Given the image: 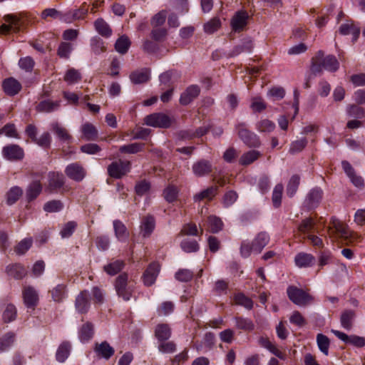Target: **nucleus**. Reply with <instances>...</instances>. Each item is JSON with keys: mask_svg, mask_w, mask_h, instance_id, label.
Instances as JSON below:
<instances>
[{"mask_svg": "<svg viewBox=\"0 0 365 365\" xmlns=\"http://www.w3.org/2000/svg\"><path fill=\"white\" fill-rule=\"evenodd\" d=\"M339 68V63L333 55L324 56L322 51H319L312 58L311 71L314 75L322 74L323 70L336 72Z\"/></svg>", "mask_w": 365, "mask_h": 365, "instance_id": "obj_1", "label": "nucleus"}, {"mask_svg": "<svg viewBox=\"0 0 365 365\" xmlns=\"http://www.w3.org/2000/svg\"><path fill=\"white\" fill-rule=\"evenodd\" d=\"M327 232L330 237L340 238L346 243L358 242L361 239V236L351 232L346 225L336 219H332Z\"/></svg>", "mask_w": 365, "mask_h": 365, "instance_id": "obj_2", "label": "nucleus"}, {"mask_svg": "<svg viewBox=\"0 0 365 365\" xmlns=\"http://www.w3.org/2000/svg\"><path fill=\"white\" fill-rule=\"evenodd\" d=\"M114 287L117 295L124 301H129L133 297L135 283L131 280H128V274L122 273L118 275L115 279Z\"/></svg>", "mask_w": 365, "mask_h": 365, "instance_id": "obj_3", "label": "nucleus"}, {"mask_svg": "<svg viewBox=\"0 0 365 365\" xmlns=\"http://www.w3.org/2000/svg\"><path fill=\"white\" fill-rule=\"evenodd\" d=\"M235 129L239 138L250 148H259L261 145L259 137L247 128V125L243 122L235 124Z\"/></svg>", "mask_w": 365, "mask_h": 365, "instance_id": "obj_4", "label": "nucleus"}, {"mask_svg": "<svg viewBox=\"0 0 365 365\" xmlns=\"http://www.w3.org/2000/svg\"><path fill=\"white\" fill-rule=\"evenodd\" d=\"M289 299L295 304L304 307L311 304L313 297L302 289L294 286H290L287 290Z\"/></svg>", "mask_w": 365, "mask_h": 365, "instance_id": "obj_5", "label": "nucleus"}, {"mask_svg": "<svg viewBox=\"0 0 365 365\" xmlns=\"http://www.w3.org/2000/svg\"><path fill=\"white\" fill-rule=\"evenodd\" d=\"M144 123L154 128H168L171 125L172 119L163 113H154L144 118Z\"/></svg>", "mask_w": 365, "mask_h": 365, "instance_id": "obj_6", "label": "nucleus"}, {"mask_svg": "<svg viewBox=\"0 0 365 365\" xmlns=\"http://www.w3.org/2000/svg\"><path fill=\"white\" fill-rule=\"evenodd\" d=\"M250 19L247 11L245 10L236 11L230 20L232 30L236 33L242 32L247 27Z\"/></svg>", "mask_w": 365, "mask_h": 365, "instance_id": "obj_7", "label": "nucleus"}, {"mask_svg": "<svg viewBox=\"0 0 365 365\" xmlns=\"http://www.w3.org/2000/svg\"><path fill=\"white\" fill-rule=\"evenodd\" d=\"M130 170V162L128 160H119L113 162L108 167L109 175L114 178H120Z\"/></svg>", "mask_w": 365, "mask_h": 365, "instance_id": "obj_8", "label": "nucleus"}, {"mask_svg": "<svg viewBox=\"0 0 365 365\" xmlns=\"http://www.w3.org/2000/svg\"><path fill=\"white\" fill-rule=\"evenodd\" d=\"M22 297L24 303L28 309H34L38 304V293L32 286L24 285L23 287Z\"/></svg>", "mask_w": 365, "mask_h": 365, "instance_id": "obj_9", "label": "nucleus"}, {"mask_svg": "<svg viewBox=\"0 0 365 365\" xmlns=\"http://www.w3.org/2000/svg\"><path fill=\"white\" fill-rule=\"evenodd\" d=\"M4 20L9 24H3L0 26V32L3 34H7L11 31L17 33L20 31L21 20L14 14H6L4 16Z\"/></svg>", "mask_w": 365, "mask_h": 365, "instance_id": "obj_10", "label": "nucleus"}, {"mask_svg": "<svg viewBox=\"0 0 365 365\" xmlns=\"http://www.w3.org/2000/svg\"><path fill=\"white\" fill-rule=\"evenodd\" d=\"M65 173L70 179L81 182L85 178L86 172L81 164L73 163L66 166Z\"/></svg>", "mask_w": 365, "mask_h": 365, "instance_id": "obj_11", "label": "nucleus"}, {"mask_svg": "<svg viewBox=\"0 0 365 365\" xmlns=\"http://www.w3.org/2000/svg\"><path fill=\"white\" fill-rule=\"evenodd\" d=\"M331 332L345 344H352L357 347H363L365 346V338L364 337L356 335L349 336L344 332L334 329H331Z\"/></svg>", "mask_w": 365, "mask_h": 365, "instance_id": "obj_12", "label": "nucleus"}, {"mask_svg": "<svg viewBox=\"0 0 365 365\" xmlns=\"http://www.w3.org/2000/svg\"><path fill=\"white\" fill-rule=\"evenodd\" d=\"M200 93V88L197 85H191L180 95V103L182 106L190 104Z\"/></svg>", "mask_w": 365, "mask_h": 365, "instance_id": "obj_13", "label": "nucleus"}, {"mask_svg": "<svg viewBox=\"0 0 365 365\" xmlns=\"http://www.w3.org/2000/svg\"><path fill=\"white\" fill-rule=\"evenodd\" d=\"M75 307L78 312L86 313L90 307V294L88 291H82L76 297Z\"/></svg>", "mask_w": 365, "mask_h": 365, "instance_id": "obj_14", "label": "nucleus"}, {"mask_svg": "<svg viewBox=\"0 0 365 365\" xmlns=\"http://www.w3.org/2000/svg\"><path fill=\"white\" fill-rule=\"evenodd\" d=\"M2 88L6 95L14 96L21 90V84L14 78L10 77L3 81Z\"/></svg>", "mask_w": 365, "mask_h": 365, "instance_id": "obj_15", "label": "nucleus"}, {"mask_svg": "<svg viewBox=\"0 0 365 365\" xmlns=\"http://www.w3.org/2000/svg\"><path fill=\"white\" fill-rule=\"evenodd\" d=\"M192 172L197 177H202L212 172V166L210 161L201 159L192 165Z\"/></svg>", "mask_w": 365, "mask_h": 365, "instance_id": "obj_16", "label": "nucleus"}, {"mask_svg": "<svg viewBox=\"0 0 365 365\" xmlns=\"http://www.w3.org/2000/svg\"><path fill=\"white\" fill-rule=\"evenodd\" d=\"M159 264L156 262L151 263L143 274V282L146 286H150L155 282L159 273Z\"/></svg>", "mask_w": 365, "mask_h": 365, "instance_id": "obj_17", "label": "nucleus"}, {"mask_svg": "<svg viewBox=\"0 0 365 365\" xmlns=\"http://www.w3.org/2000/svg\"><path fill=\"white\" fill-rule=\"evenodd\" d=\"M2 153L6 158L12 160H21L24 157L23 150L17 145L5 146Z\"/></svg>", "mask_w": 365, "mask_h": 365, "instance_id": "obj_18", "label": "nucleus"}, {"mask_svg": "<svg viewBox=\"0 0 365 365\" xmlns=\"http://www.w3.org/2000/svg\"><path fill=\"white\" fill-rule=\"evenodd\" d=\"M94 351L98 357L105 359H109L115 352L114 349L107 341L96 343Z\"/></svg>", "mask_w": 365, "mask_h": 365, "instance_id": "obj_19", "label": "nucleus"}, {"mask_svg": "<svg viewBox=\"0 0 365 365\" xmlns=\"http://www.w3.org/2000/svg\"><path fill=\"white\" fill-rule=\"evenodd\" d=\"M339 32L341 35H352V41L354 42L358 38L359 34H360V29L359 28L356 26L353 22L351 21H346L344 24H342L339 29Z\"/></svg>", "mask_w": 365, "mask_h": 365, "instance_id": "obj_20", "label": "nucleus"}, {"mask_svg": "<svg viewBox=\"0 0 365 365\" xmlns=\"http://www.w3.org/2000/svg\"><path fill=\"white\" fill-rule=\"evenodd\" d=\"M6 271L9 276L16 279H21L27 274L25 267L18 263L8 265L6 268Z\"/></svg>", "mask_w": 365, "mask_h": 365, "instance_id": "obj_21", "label": "nucleus"}, {"mask_svg": "<svg viewBox=\"0 0 365 365\" xmlns=\"http://www.w3.org/2000/svg\"><path fill=\"white\" fill-rule=\"evenodd\" d=\"M322 195L323 192L319 187H315L311 190L306 199L309 208L312 209L316 207L321 202Z\"/></svg>", "mask_w": 365, "mask_h": 365, "instance_id": "obj_22", "label": "nucleus"}, {"mask_svg": "<svg viewBox=\"0 0 365 365\" xmlns=\"http://www.w3.org/2000/svg\"><path fill=\"white\" fill-rule=\"evenodd\" d=\"M51 130L61 141L68 143L71 140L72 137L68 133V130L58 123H52L51 124Z\"/></svg>", "mask_w": 365, "mask_h": 365, "instance_id": "obj_23", "label": "nucleus"}, {"mask_svg": "<svg viewBox=\"0 0 365 365\" xmlns=\"http://www.w3.org/2000/svg\"><path fill=\"white\" fill-rule=\"evenodd\" d=\"M48 189L52 192L61 188L64 184V176L58 173H50L48 175Z\"/></svg>", "mask_w": 365, "mask_h": 365, "instance_id": "obj_24", "label": "nucleus"}, {"mask_svg": "<svg viewBox=\"0 0 365 365\" xmlns=\"http://www.w3.org/2000/svg\"><path fill=\"white\" fill-rule=\"evenodd\" d=\"M269 237L265 232H259L253 240V252L259 254L268 244Z\"/></svg>", "mask_w": 365, "mask_h": 365, "instance_id": "obj_25", "label": "nucleus"}, {"mask_svg": "<svg viewBox=\"0 0 365 365\" xmlns=\"http://www.w3.org/2000/svg\"><path fill=\"white\" fill-rule=\"evenodd\" d=\"M113 229L116 238L120 242H125L129 237V232L125 225L120 220L113 221Z\"/></svg>", "mask_w": 365, "mask_h": 365, "instance_id": "obj_26", "label": "nucleus"}, {"mask_svg": "<svg viewBox=\"0 0 365 365\" xmlns=\"http://www.w3.org/2000/svg\"><path fill=\"white\" fill-rule=\"evenodd\" d=\"M294 262L299 267H307L314 264L315 258L311 254L300 252L295 256Z\"/></svg>", "mask_w": 365, "mask_h": 365, "instance_id": "obj_27", "label": "nucleus"}, {"mask_svg": "<svg viewBox=\"0 0 365 365\" xmlns=\"http://www.w3.org/2000/svg\"><path fill=\"white\" fill-rule=\"evenodd\" d=\"M253 48V43L250 38H244L241 43L235 46L231 51L230 56H236L244 52H250Z\"/></svg>", "mask_w": 365, "mask_h": 365, "instance_id": "obj_28", "label": "nucleus"}, {"mask_svg": "<svg viewBox=\"0 0 365 365\" xmlns=\"http://www.w3.org/2000/svg\"><path fill=\"white\" fill-rule=\"evenodd\" d=\"M155 228V219L152 216H146L142 219L140 231L143 237H149Z\"/></svg>", "mask_w": 365, "mask_h": 365, "instance_id": "obj_29", "label": "nucleus"}, {"mask_svg": "<svg viewBox=\"0 0 365 365\" xmlns=\"http://www.w3.org/2000/svg\"><path fill=\"white\" fill-rule=\"evenodd\" d=\"M275 123L267 119L262 118L256 123L255 128L260 133L269 134L274 130Z\"/></svg>", "mask_w": 365, "mask_h": 365, "instance_id": "obj_30", "label": "nucleus"}, {"mask_svg": "<svg viewBox=\"0 0 365 365\" xmlns=\"http://www.w3.org/2000/svg\"><path fill=\"white\" fill-rule=\"evenodd\" d=\"M60 108V101H52L44 100L41 101L36 107L38 112L51 113L57 110Z\"/></svg>", "mask_w": 365, "mask_h": 365, "instance_id": "obj_31", "label": "nucleus"}, {"mask_svg": "<svg viewBox=\"0 0 365 365\" xmlns=\"http://www.w3.org/2000/svg\"><path fill=\"white\" fill-rule=\"evenodd\" d=\"M93 326L90 322L84 324L78 331V337L81 342L86 343L90 341L93 336Z\"/></svg>", "mask_w": 365, "mask_h": 365, "instance_id": "obj_32", "label": "nucleus"}, {"mask_svg": "<svg viewBox=\"0 0 365 365\" xmlns=\"http://www.w3.org/2000/svg\"><path fill=\"white\" fill-rule=\"evenodd\" d=\"M96 31L103 37L109 38L112 35V29L107 22L99 18L94 22Z\"/></svg>", "mask_w": 365, "mask_h": 365, "instance_id": "obj_33", "label": "nucleus"}, {"mask_svg": "<svg viewBox=\"0 0 365 365\" xmlns=\"http://www.w3.org/2000/svg\"><path fill=\"white\" fill-rule=\"evenodd\" d=\"M215 336L212 332H207L205 334L203 341L202 343L195 342L193 346L197 349V351L203 350L204 347L207 349H210L215 344Z\"/></svg>", "mask_w": 365, "mask_h": 365, "instance_id": "obj_34", "label": "nucleus"}, {"mask_svg": "<svg viewBox=\"0 0 365 365\" xmlns=\"http://www.w3.org/2000/svg\"><path fill=\"white\" fill-rule=\"evenodd\" d=\"M155 336L160 341L168 340L171 336V330L166 324H158L155 329Z\"/></svg>", "mask_w": 365, "mask_h": 365, "instance_id": "obj_35", "label": "nucleus"}, {"mask_svg": "<svg viewBox=\"0 0 365 365\" xmlns=\"http://www.w3.org/2000/svg\"><path fill=\"white\" fill-rule=\"evenodd\" d=\"M261 346L268 349L274 355L280 359H285V354L279 350L267 338L261 337L259 340Z\"/></svg>", "mask_w": 365, "mask_h": 365, "instance_id": "obj_36", "label": "nucleus"}, {"mask_svg": "<svg viewBox=\"0 0 365 365\" xmlns=\"http://www.w3.org/2000/svg\"><path fill=\"white\" fill-rule=\"evenodd\" d=\"M124 262L120 259H116L109 262L103 267V270L109 275H115L120 272L124 267Z\"/></svg>", "mask_w": 365, "mask_h": 365, "instance_id": "obj_37", "label": "nucleus"}, {"mask_svg": "<svg viewBox=\"0 0 365 365\" xmlns=\"http://www.w3.org/2000/svg\"><path fill=\"white\" fill-rule=\"evenodd\" d=\"M149 72L147 69L138 70L130 75V81L135 84L145 83L149 80Z\"/></svg>", "mask_w": 365, "mask_h": 365, "instance_id": "obj_38", "label": "nucleus"}, {"mask_svg": "<svg viewBox=\"0 0 365 365\" xmlns=\"http://www.w3.org/2000/svg\"><path fill=\"white\" fill-rule=\"evenodd\" d=\"M42 190V185L38 180L33 181L26 189V197L31 201L37 197Z\"/></svg>", "mask_w": 365, "mask_h": 365, "instance_id": "obj_39", "label": "nucleus"}, {"mask_svg": "<svg viewBox=\"0 0 365 365\" xmlns=\"http://www.w3.org/2000/svg\"><path fill=\"white\" fill-rule=\"evenodd\" d=\"M354 318L355 312L353 310L348 309L342 312L340 319L342 327L346 330H350L352 328Z\"/></svg>", "mask_w": 365, "mask_h": 365, "instance_id": "obj_40", "label": "nucleus"}, {"mask_svg": "<svg viewBox=\"0 0 365 365\" xmlns=\"http://www.w3.org/2000/svg\"><path fill=\"white\" fill-rule=\"evenodd\" d=\"M235 325L236 328L244 331H250L255 328V324L251 319L242 317H236L234 318Z\"/></svg>", "mask_w": 365, "mask_h": 365, "instance_id": "obj_41", "label": "nucleus"}, {"mask_svg": "<svg viewBox=\"0 0 365 365\" xmlns=\"http://www.w3.org/2000/svg\"><path fill=\"white\" fill-rule=\"evenodd\" d=\"M71 351V344L69 342H63L58 348L56 357L58 362L63 363L68 357Z\"/></svg>", "mask_w": 365, "mask_h": 365, "instance_id": "obj_42", "label": "nucleus"}, {"mask_svg": "<svg viewBox=\"0 0 365 365\" xmlns=\"http://www.w3.org/2000/svg\"><path fill=\"white\" fill-rule=\"evenodd\" d=\"M81 130L83 136L86 140H94L97 138L98 131L91 123H86L83 124Z\"/></svg>", "mask_w": 365, "mask_h": 365, "instance_id": "obj_43", "label": "nucleus"}, {"mask_svg": "<svg viewBox=\"0 0 365 365\" xmlns=\"http://www.w3.org/2000/svg\"><path fill=\"white\" fill-rule=\"evenodd\" d=\"M216 194L217 187L212 186L195 195L194 200L195 202H200L202 200H211Z\"/></svg>", "mask_w": 365, "mask_h": 365, "instance_id": "obj_44", "label": "nucleus"}, {"mask_svg": "<svg viewBox=\"0 0 365 365\" xmlns=\"http://www.w3.org/2000/svg\"><path fill=\"white\" fill-rule=\"evenodd\" d=\"M298 230L301 233L306 234L307 235L309 234H312V232H319L315 229V222L311 217L304 219L299 225Z\"/></svg>", "mask_w": 365, "mask_h": 365, "instance_id": "obj_45", "label": "nucleus"}, {"mask_svg": "<svg viewBox=\"0 0 365 365\" xmlns=\"http://www.w3.org/2000/svg\"><path fill=\"white\" fill-rule=\"evenodd\" d=\"M15 341V334L8 332L0 338V352L7 351Z\"/></svg>", "mask_w": 365, "mask_h": 365, "instance_id": "obj_46", "label": "nucleus"}, {"mask_svg": "<svg viewBox=\"0 0 365 365\" xmlns=\"http://www.w3.org/2000/svg\"><path fill=\"white\" fill-rule=\"evenodd\" d=\"M130 46V41L128 37L123 35L117 39L115 43V48L118 53L125 54L127 53Z\"/></svg>", "mask_w": 365, "mask_h": 365, "instance_id": "obj_47", "label": "nucleus"}, {"mask_svg": "<svg viewBox=\"0 0 365 365\" xmlns=\"http://www.w3.org/2000/svg\"><path fill=\"white\" fill-rule=\"evenodd\" d=\"M259 156L260 153L259 151L255 150H250L241 156L240 163L242 165H248L257 160Z\"/></svg>", "mask_w": 365, "mask_h": 365, "instance_id": "obj_48", "label": "nucleus"}, {"mask_svg": "<svg viewBox=\"0 0 365 365\" xmlns=\"http://www.w3.org/2000/svg\"><path fill=\"white\" fill-rule=\"evenodd\" d=\"M23 190L18 186L12 187L6 193V203L9 205L14 204L22 195Z\"/></svg>", "mask_w": 365, "mask_h": 365, "instance_id": "obj_49", "label": "nucleus"}, {"mask_svg": "<svg viewBox=\"0 0 365 365\" xmlns=\"http://www.w3.org/2000/svg\"><path fill=\"white\" fill-rule=\"evenodd\" d=\"M91 47L92 52L96 55H99L106 50L104 41L98 36H94L91 38Z\"/></svg>", "mask_w": 365, "mask_h": 365, "instance_id": "obj_50", "label": "nucleus"}, {"mask_svg": "<svg viewBox=\"0 0 365 365\" xmlns=\"http://www.w3.org/2000/svg\"><path fill=\"white\" fill-rule=\"evenodd\" d=\"M17 310L16 307L12 304H8L3 312L2 319L4 322L9 323L16 319Z\"/></svg>", "mask_w": 365, "mask_h": 365, "instance_id": "obj_51", "label": "nucleus"}, {"mask_svg": "<svg viewBox=\"0 0 365 365\" xmlns=\"http://www.w3.org/2000/svg\"><path fill=\"white\" fill-rule=\"evenodd\" d=\"M317 344L319 350L326 356L329 354V348L330 346L329 339L323 334L317 335Z\"/></svg>", "mask_w": 365, "mask_h": 365, "instance_id": "obj_52", "label": "nucleus"}, {"mask_svg": "<svg viewBox=\"0 0 365 365\" xmlns=\"http://www.w3.org/2000/svg\"><path fill=\"white\" fill-rule=\"evenodd\" d=\"M51 297L54 302H61L66 297V286L64 284H58L50 291Z\"/></svg>", "mask_w": 365, "mask_h": 365, "instance_id": "obj_53", "label": "nucleus"}, {"mask_svg": "<svg viewBox=\"0 0 365 365\" xmlns=\"http://www.w3.org/2000/svg\"><path fill=\"white\" fill-rule=\"evenodd\" d=\"M300 182V177L298 175H294L291 177L287 187V194L289 197H293L299 185Z\"/></svg>", "mask_w": 365, "mask_h": 365, "instance_id": "obj_54", "label": "nucleus"}, {"mask_svg": "<svg viewBox=\"0 0 365 365\" xmlns=\"http://www.w3.org/2000/svg\"><path fill=\"white\" fill-rule=\"evenodd\" d=\"M182 250L187 253L195 252L199 250V245L195 240L186 238L180 243Z\"/></svg>", "mask_w": 365, "mask_h": 365, "instance_id": "obj_55", "label": "nucleus"}, {"mask_svg": "<svg viewBox=\"0 0 365 365\" xmlns=\"http://www.w3.org/2000/svg\"><path fill=\"white\" fill-rule=\"evenodd\" d=\"M143 143H134L120 146L119 150L123 153L135 154L143 150Z\"/></svg>", "mask_w": 365, "mask_h": 365, "instance_id": "obj_56", "label": "nucleus"}, {"mask_svg": "<svg viewBox=\"0 0 365 365\" xmlns=\"http://www.w3.org/2000/svg\"><path fill=\"white\" fill-rule=\"evenodd\" d=\"M234 300L237 304L242 306L247 309H251L253 307L252 300L242 293L235 294Z\"/></svg>", "mask_w": 365, "mask_h": 365, "instance_id": "obj_57", "label": "nucleus"}, {"mask_svg": "<svg viewBox=\"0 0 365 365\" xmlns=\"http://www.w3.org/2000/svg\"><path fill=\"white\" fill-rule=\"evenodd\" d=\"M220 26V19L217 17H214L204 24V31L208 34H212L217 31Z\"/></svg>", "mask_w": 365, "mask_h": 365, "instance_id": "obj_58", "label": "nucleus"}, {"mask_svg": "<svg viewBox=\"0 0 365 365\" xmlns=\"http://www.w3.org/2000/svg\"><path fill=\"white\" fill-rule=\"evenodd\" d=\"M208 228L211 232L217 233L222 230V222L216 216H210L207 218Z\"/></svg>", "mask_w": 365, "mask_h": 365, "instance_id": "obj_59", "label": "nucleus"}, {"mask_svg": "<svg viewBox=\"0 0 365 365\" xmlns=\"http://www.w3.org/2000/svg\"><path fill=\"white\" fill-rule=\"evenodd\" d=\"M33 240L31 238H25L22 240L16 247H15V252L17 255H24L25 254L31 247Z\"/></svg>", "mask_w": 365, "mask_h": 365, "instance_id": "obj_60", "label": "nucleus"}, {"mask_svg": "<svg viewBox=\"0 0 365 365\" xmlns=\"http://www.w3.org/2000/svg\"><path fill=\"white\" fill-rule=\"evenodd\" d=\"M81 79V73L75 68L68 69L64 76V81L69 84L76 83Z\"/></svg>", "mask_w": 365, "mask_h": 365, "instance_id": "obj_61", "label": "nucleus"}, {"mask_svg": "<svg viewBox=\"0 0 365 365\" xmlns=\"http://www.w3.org/2000/svg\"><path fill=\"white\" fill-rule=\"evenodd\" d=\"M347 114L349 117L356 118H361L365 117V110L363 108L356 105H350L346 110Z\"/></svg>", "mask_w": 365, "mask_h": 365, "instance_id": "obj_62", "label": "nucleus"}, {"mask_svg": "<svg viewBox=\"0 0 365 365\" xmlns=\"http://www.w3.org/2000/svg\"><path fill=\"white\" fill-rule=\"evenodd\" d=\"M251 108L254 112H262L267 108V105L260 96H255L251 99Z\"/></svg>", "mask_w": 365, "mask_h": 365, "instance_id": "obj_63", "label": "nucleus"}, {"mask_svg": "<svg viewBox=\"0 0 365 365\" xmlns=\"http://www.w3.org/2000/svg\"><path fill=\"white\" fill-rule=\"evenodd\" d=\"M307 140L305 138L293 141L290 145L289 153L292 154L299 153L307 146Z\"/></svg>", "mask_w": 365, "mask_h": 365, "instance_id": "obj_64", "label": "nucleus"}]
</instances>
